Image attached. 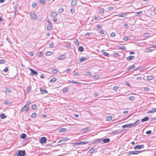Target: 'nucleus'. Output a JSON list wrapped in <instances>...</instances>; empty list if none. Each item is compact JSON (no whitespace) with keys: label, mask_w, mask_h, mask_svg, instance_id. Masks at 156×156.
Masks as SVG:
<instances>
[{"label":"nucleus","mask_w":156,"mask_h":156,"mask_svg":"<svg viewBox=\"0 0 156 156\" xmlns=\"http://www.w3.org/2000/svg\"><path fill=\"white\" fill-rule=\"evenodd\" d=\"M140 123V120H137L136 122L133 123H130L127 124L128 128H131L134 127L139 124Z\"/></svg>","instance_id":"obj_1"},{"label":"nucleus","mask_w":156,"mask_h":156,"mask_svg":"<svg viewBox=\"0 0 156 156\" xmlns=\"http://www.w3.org/2000/svg\"><path fill=\"white\" fill-rule=\"evenodd\" d=\"M26 152L25 151H19L18 154H17V156H24Z\"/></svg>","instance_id":"obj_2"},{"label":"nucleus","mask_w":156,"mask_h":156,"mask_svg":"<svg viewBox=\"0 0 156 156\" xmlns=\"http://www.w3.org/2000/svg\"><path fill=\"white\" fill-rule=\"evenodd\" d=\"M30 16L32 19L35 20L36 19L37 16L36 14L34 12H30Z\"/></svg>","instance_id":"obj_3"},{"label":"nucleus","mask_w":156,"mask_h":156,"mask_svg":"<svg viewBox=\"0 0 156 156\" xmlns=\"http://www.w3.org/2000/svg\"><path fill=\"white\" fill-rule=\"evenodd\" d=\"M47 139L45 137H43L41 138L39 140L40 142L42 144H45L46 143Z\"/></svg>","instance_id":"obj_4"},{"label":"nucleus","mask_w":156,"mask_h":156,"mask_svg":"<svg viewBox=\"0 0 156 156\" xmlns=\"http://www.w3.org/2000/svg\"><path fill=\"white\" fill-rule=\"evenodd\" d=\"M144 147V145L143 144L137 145L134 147V149L135 150L139 149L141 148H143Z\"/></svg>","instance_id":"obj_5"},{"label":"nucleus","mask_w":156,"mask_h":156,"mask_svg":"<svg viewBox=\"0 0 156 156\" xmlns=\"http://www.w3.org/2000/svg\"><path fill=\"white\" fill-rule=\"evenodd\" d=\"M58 15L57 13L55 11L52 12L51 14L50 15L52 17H55L57 16Z\"/></svg>","instance_id":"obj_6"},{"label":"nucleus","mask_w":156,"mask_h":156,"mask_svg":"<svg viewBox=\"0 0 156 156\" xmlns=\"http://www.w3.org/2000/svg\"><path fill=\"white\" fill-rule=\"evenodd\" d=\"M128 13H121L119 14H118L116 15V16H119V17H125L127 16V14Z\"/></svg>","instance_id":"obj_7"},{"label":"nucleus","mask_w":156,"mask_h":156,"mask_svg":"<svg viewBox=\"0 0 156 156\" xmlns=\"http://www.w3.org/2000/svg\"><path fill=\"white\" fill-rule=\"evenodd\" d=\"M135 58L133 56H130L126 58V59L128 61H130L133 59Z\"/></svg>","instance_id":"obj_8"},{"label":"nucleus","mask_w":156,"mask_h":156,"mask_svg":"<svg viewBox=\"0 0 156 156\" xmlns=\"http://www.w3.org/2000/svg\"><path fill=\"white\" fill-rule=\"evenodd\" d=\"M40 90L42 94H44L48 93V92L46 90L42 88H40Z\"/></svg>","instance_id":"obj_9"},{"label":"nucleus","mask_w":156,"mask_h":156,"mask_svg":"<svg viewBox=\"0 0 156 156\" xmlns=\"http://www.w3.org/2000/svg\"><path fill=\"white\" fill-rule=\"evenodd\" d=\"M149 120V118L147 116H146L141 119V122H144L148 121Z\"/></svg>","instance_id":"obj_10"},{"label":"nucleus","mask_w":156,"mask_h":156,"mask_svg":"<svg viewBox=\"0 0 156 156\" xmlns=\"http://www.w3.org/2000/svg\"><path fill=\"white\" fill-rule=\"evenodd\" d=\"M26 107H24V106L21 109V111L22 112H24L25 111H26V112L28 111L29 109V108L28 107L27 109H26Z\"/></svg>","instance_id":"obj_11"},{"label":"nucleus","mask_w":156,"mask_h":156,"mask_svg":"<svg viewBox=\"0 0 156 156\" xmlns=\"http://www.w3.org/2000/svg\"><path fill=\"white\" fill-rule=\"evenodd\" d=\"M30 70L31 72V73L33 75H37V74L38 73L37 72L34 71L32 69H30Z\"/></svg>","instance_id":"obj_12"},{"label":"nucleus","mask_w":156,"mask_h":156,"mask_svg":"<svg viewBox=\"0 0 156 156\" xmlns=\"http://www.w3.org/2000/svg\"><path fill=\"white\" fill-rule=\"evenodd\" d=\"M77 3V1L76 0H73L71 2V5L73 6H75Z\"/></svg>","instance_id":"obj_13"},{"label":"nucleus","mask_w":156,"mask_h":156,"mask_svg":"<svg viewBox=\"0 0 156 156\" xmlns=\"http://www.w3.org/2000/svg\"><path fill=\"white\" fill-rule=\"evenodd\" d=\"M110 140L108 138H106L102 140L103 142L105 143H108L110 142Z\"/></svg>","instance_id":"obj_14"},{"label":"nucleus","mask_w":156,"mask_h":156,"mask_svg":"<svg viewBox=\"0 0 156 156\" xmlns=\"http://www.w3.org/2000/svg\"><path fill=\"white\" fill-rule=\"evenodd\" d=\"M79 60L81 62H82L83 61H86L87 60V58H86L82 57L79 59Z\"/></svg>","instance_id":"obj_15"},{"label":"nucleus","mask_w":156,"mask_h":156,"mask_svg":"<svg viewBox=\"0 0 156 156\" xmlns=\"http://www.w3.org/2000/svg\"><path fill=\"white\" fill-rule=\"evenodd\" d=\"M26 135L25 133H23L20 135V137L22 139H25L26 137Z\"/></svg>","instance_id":"obj_16"},{"label":"nucleus","mask_w":156,"mask_h":156,"mask_svg":"<svg viewBox=\"0 0 156 156\" xmlns=\"http://www.w3.org/2000/svg\"><path fill=\"white\" fill-rule=\"evenodd\" d=\"M51 71L53 73L55 74L56 73L58 72V70L56 69H51Z\"/></svg>","instance_id":"obj_17"},{"label":"nucleus","mask_w":156,"mask_h":156,"mask_svg":"<svg viewBox=\"0 0 156 156\" xmlns=\"http://www.w3.org/2000/svg\"><path fill=\"white\" fill-rule=\"evenodd\" d=\"M0 117H1L2 119H4L6 117V116L4 114H1L0 115Z\"/></svg>","instance_id":"obj_18"},{"label":"nucleus","mask_w":156,"mask_h":156,"mask_svg":"<svg viewBox=\"0 0 156 156\" xmlns=\"http://www.w3.org/2000/svg\"><path fill=\"white\" fill-rule=\"evenodd\" d=\"M153 79V77L152 76H148L147 77V79L148 80H151Z\"/></svg>","instance_id":"obj_19"},{"label":"nucleus","mask_w":156,"mask_h":156,"mask_svg":"<svg viewBox=\"0 0 156 156\" xmlns=\"http://www.w3.org/2000/svg\"><path fill=\"white\" fill-rule=\"evenodd\" d=\"M66 130V129L64 128H60L59 130V132H65Z\"/></svg>","instance_id":"obj_20"},{"label":"nucleus","mask_w":156,"mask_h":156,"mask_svg":"<svg viewBox=\"0 0 156 156\" xmlns=\"http://www.w3.org/2000/svg\"><path fill=\"white\" fill-rule=\"evenodd\" d=\"M65 58H66L65 55H62L59 56L58 58V59L59 60H61V59H64Z\"/></svg>","instance_id":"obj_21"},{"label":"nucleus","mask_w":156,"mask_h":156,"mask_svg":"<svg viewBox=\"0 0 156 156\" xmlns=\"http://www.w3.org/2000/svg\"><path fill=\"white\" fill-rule=\"evenodd\" d=\"M80 145L86 144L88 143V142L87 141H83L80 142Z\"/></svg>","instance_id":"obj_22"},{"label":"nucleus","mask_w":156,"mask_h":156,"mask_svg":"<svg viewBox=\"0 0 156 156\" xmlns=\"http://www.w3.org/2000/svg\"><path fill=\"white\" fill-rule=\"evenodd\" d=\"M134 12L137 13V14L136 15V16H140V14L142 13V11H140L139 12Z\"/></svg>","instance_id":"obj_23"},{"label":"nucleus","mask_w":156,"mask_h":156,"mask_svg":"<svg viewBox=\"0 0 156 156\" xmlns=\"http://www.w3.org/2000/svg\"><path fill=\"white\" fill-rule=\"evenodd\" d=\"M46 0H40L39 3L43 5L45 3Z\"/></svg>","instance_id":"obj_24"},{"label":"nucleus","mask_w":156,"mask_h":156,"mask_svg":"<svg viewBox=\"0 0 156 156\" xmlns=\"http://www.w3.org/2000/svg\"><path fill=\"white\" fill-rule=\"evenodd\" d=\"M69 83H80L76 82V81H75L73 80H69L68 81Z\"/></svg>","instance_id":"obj_25"},{"label":"nucleus","mask_w":156,"mask_h":156,"mask_svg":"<svg viewBox=\"0 0 156 156\" xmlns=\"http://www.w3.org/2000/svg\"><path fill=\"white\" fill-rule=\"evenodd\" d=\"M150 34L148 33H146L143 34V37H147L149 36Z\"/></svg>","instance_id":"obj_26"},{"label":"nucleus","mask_w":156,"mask_h":156,"mask_svg":"<svg viewBox=\"0 0 156 156\" xmlns=\"http://www.w3.org/2000/svg\"><path fill=\"white\" fill-rule=\"evenodd\" d=\"M5 91L8 93H11L12 92V90L8 88L5 89Z\"/></svg>","instance_id":"obj_27"},{"label":"nucleus","mask_w":156,"mask_h":156,"mask_svg":"<svg viewBox=\"0 0 156 156\" xmlns=\"http://www.w3.org/2000/svg\"><path fill=\"white\" fill-rule=\"evenodd\" d=\"M78 50L81 52H82L84 50L82 46H80L79 47Z\"/></svg>","instance_id":"obj_28"},{"label":"nucleus","mask_w":156,"mask_h":156,"mask_svg":"<svg viewBox=\"0 0 156 156\" xmlns=\"http://www.w3.org/2000/svg\"><path fill=\"white\" fill-rule=\"evenodd\" d=\"M56 80H57V79L56 78H52L49 81L50 82H55L56 81Z\"/></svg>","instance_id":"obj_29"},{"label":"nucleus","mask_w":156,"mask_h":156,"mask_svg":"<svg viewBox=\"0 0 156 156\" xmlns=\"http://www.w3.org/2000/svg\"><path fill=\"white\" fill-rule=\"evenodd\" d=\"M72 144L74 146H77L80 145V143H72Z\"/></svg>","instance_id":"obj_30"},{"label":"nucleus","mask_w":156,"mask_h":156,"mask_svg":"<svg viewBox=\"0 0 156 156\" xmlns=\"http://www.w3.org/2000/svg\"><path fill=\"white\" fill-rule=\"evenodd\" d=\"M112 118V116H108L107 117L106 119L107 121H110Z\"/></svg>","instance_id":"obj_31"},{"label":"nucleus","mask_w":156,"mask_h":156,"mask_svg":"<svg viewBox=\"0 0 156 156\" xmlns=\"http://www.w3.org/2000/svg\"><path fill=\"white\" fill-rule=\"evenodd\" d=\"M31 103V101H28L26 104H25V105L24 106V107H26L27 106L29 105Z\"/></svg>","instance_id":"obj_32"},{"label":"nucleus","mask_w":156,"mask_h":156,"mask_svg":"<svg viewBox=\"0 0 156 156\" xmlns=\"http://www.w3.org/2000/svg\"><path fill=\"white\" fill-rule=\"evenodd\" d=\"M36 115L37 114L35 112H34L32 114L31 117L32 118H34L36 116Z\"/></svg>","instance_id":"obj_33"},{"label":"nucleus","mask_w":156,"mask_h":156,"mask_svg":"<svg viewBox=\"0 0 156 156\" xmlns=\"http://www.w3.org/2000/svg\"><path fill=\"white\" fill-rule=\"evenodd\" d=\"M68 89L66 87H65L63 89V92L64 93L68 91Z\"/></svg>","instance_id":"obj_34"},{"label":"nucleus","mask_w":156,"mask_h":156,"mask_svg":"<svg viewBox=\"0 0 156 156\" xmlns=\"http://www.w3.org/2000/svg\"><path fill=\"white\" fill-rule=\"evenodd\" d=\"M64 10L63 8H60L58 10V12L60 13H62L63 12Z\"/></svg>","instance_id":"obj_35"},{"label":"nucleus","mask_w":156,"mask_h":156,"mask_svg":"<svg viewBox=\"0 0 156 156\" xmlns=\"http://www.w3.org/2000/svg\"><path fill=\"white\" fill-rule=\"evenodd\" d=\"M94 149L93 148H92L89 151V153H92L94 152Z\"/></svg>","instance_id":"obj_36"},{"label":"nucleus","mask_w":156,"mask_h":156,"mask_svg":"<svg viewBox=\"0 0 156 156\" xmlns=\"http://www.w3.org/2000/svg\"><path fill=\"white\" fill-rule=\"evenodd\" d=\"M6 61L3 59L0 60V64H4L5 63Z\"/></svg>","instance_id":"obj_37"},{"label":"nucleus","mask_w":156,"mask_h":156,"mask_svg":"<svg viewBox=\"0 0 156 156\" xmlns=\"http://www.w3.org/2000/svg\"><path fill=\"white\" fill-rule=\"evenodd\" d=\"M103 54L104 55L108 56L109 55V54L107 53L106 52H104L103 53Z\"/></svg>","instance_id":"obj_38"},{"label":"nucleus","mask_w":156,"mask_h":156,"mask_svg":"<svg viewBox=\"0 0 156 156\" xmlns=\"http://www.w3.org/2000/svg\"><path fill=\"white\" fill-rule=\"evenodd\" d=\"M135 97L133 96H131L130 97H129V99L131 101H133L135 99Z\"/></svg>","instance_id":"obj_39"},{"label":"nucleus","mask_w":156,"mask_h":156,"mask_svg":"<svg viewBox=\"0 0 156 156\" xmlns=\"http://www.w3.org/2000/svg\"><path fill=\"white\" fill-rule=\"evenodd\" d=\"M116 35V34L115 33L113 32L111 34L110 36L111 37H114Z\"/></svg>","instance_id":"obj_40"},{"label":"nucleus","mask_w":156,"mask_h":156,"mask_svg":"<svg viewBox=\"0 0 156 156\" xmlns=\"http://www.w3.org/2000/svg\"><path fill=\"white\" fill-rule=\"evenodd\" d=\"M99 78V76L98 75H94V79L96 80L98 79Z\"/></svg>","instance_id":"obj_41"},{"label":"nucleus","mask_w":156,"mask_h":156,"mask_svg":"<svg viewBox=\"0 0 156 156\" xmlns=\"http://www.w3.org/2000/svg\"><path fill=\"white\" fill-rule=\"evenodd\" d=\"M86 74L87 76H90L91 75V74L90 72L87 71L86 73Z\"/></svg>","instance_id":"obj_42"},{"label":"nucleus","mask_w":156,"mask_h":156,"mask_svg":"<svg viewBox=\"0 0 156 156\" xmlns=\"http://www.w3.org/2000/svg\"><path fill=\"white\" fill-rule=\"evenodd\" d=\"M31 108L33 109H35L36 108V105H33L32 106Z\"/></svg>","instance_id":"obj_43"},{"label":"nucleus","mask_w":156,"mask_h":156,"mask_svg":"<svg viewBox=\"0 0 156 156\" xmlns=\"http://www.w3.org/2000/svg\"><path fill=\"white\" fill-rule=\"evenodd\" d=\"M144 90L145 91H148L149 90V88L147 87H145L144 88Z\"/></svg>","instance_id":"obj_44"},{"label":"nucleus","mask_w":156,"mask_h":156,"mask_svg":"<svg viewBox=\"0 0 156 156\" xmlns=\"http://www.w3.org/2000/svg\"><path fill=\"white\" fill-rule=\"evenodd\" d=\"M120 48V49L122 50H126V47L125 46H123L122 47H121Z\"/></svg>","instance_id":"obj_45"},{"label":"nucleus","mask_w":156,"mask_h":156,"mask_svg":"<svg viewBox=\"0 0 156 156\" xmlns=\"http://www.w3.org/2000/svg\"><path fill=\"white\" fill-rule=\"evenodd\" d=\"M74 43L75 44H76V45H79V42H78V40L77 39H76V41H75L74 42Z\"/></svg>","instance_id":"obj_46"},{"label":"nucleus","mask_w":156,"mask_h":156,"mask_svg":"<svg viewBox=\"0 0 156 156\" xmlns=\"http://www.w3.org/2000/svg\"><path fill=\"white\" fill-rule=\"evenodd\" d=\"M99 12L101 13H103L104 12V9H100Z\"/></svg>","instance_id":"obj_47"},{"label":"nucleus","mask_w":156,"mask_h":156,"mask_svg":"<svg viewBox=\"0 0 156 156\" xmlns=\"http://www.w3.org/2000/svg\"><path fill=\"white\" fill-rule=\"evenodd\" d=\"M151 132H152L151 131L148 130V131H147L146 132V133L147 134H150L151 133Z\"/></svg>","instance_id":"obj_48"},{"label":"nucleus","mask_w":156,"mask_h":156,"mask_svg":"<svg viewBox=\"0 0 156 156\" xmlns=\"http://www.w3.org/2000/svg\"><path fill=\"white\" fill-rule=\"evenodd\" d=\"M123 39L125 41H126L129 40V38L125 36L123 38Z\"/></svg>","instance_id":"obj_49"},{"label":"nucleus","mask_w":156,"mask_h":156,"mask_svg":"<svg viewBox=\"0 0 156 156\" xmlns=\"http://www.w3.org/2000/svg\"><path fill=\"white\" fill-rule=\"evenodd\" d=\"M133 154H138V152L137 151H133Z\"/></svg>","instance_id":"obj_50"},{"label":"nucleus","mask_w":156,"mask_h":156,"mask_svg":"<svg viewBox=\"0 0 156 156\" xmlns=\"http://www.w3.org/2000/svg\"><path fill=\"white\" fill-rule=\"evenodd\" d=\"M68 140V139L67 138L65 137V138H63L62 140V141H67Z\"/></svg>","instance_id":"obj_51"},{"label":"nucleus","mask_w":156,"mask_h":156,"mask_svg":"<svg viewBox=\"0 0 156 156\" xmlns=\"http://www.w3.org/2000/svg\"><path fill=\"white\" fill-rule=\"evenodd\" d=\"M135 66L134 65H133V66H131V67L129 69H128L127 70V71L129 70L130 69H134V68H135Z\"/></svg>","instance_id":"obj_52"},{"label":"nucleus","mask_w":156,"mask_h":156,"mask_svg":"<svg viewBox=\"0 0 156 156\" xmlns=\"http://www.w3.org/2000/svg\"><path fill=\"white\" fill-rule=\"evenodd\" d=\"M119 54L117 53H115L113 54V56L115 57H117Z\"/></svg>","instance_id":"obj_53"},{"label":"nucleus","mask_w":156,"mask_h":156,"mask_svg":"<svg viewBox=\"0 0 156 156\" xmlns=\"http://www.w3.org/2000/svg\"><path fill=\"white\" fill-rule=\"evenodd\" d=\"M71 71V69H68L65 72L66 73H69V72Z\"/></svg>","instance_id":"obj_54"},{"label":"nucleus","mask_w":156,"mask_h":156,"mask_svg":"<svg viewBox=\"0 0 156 156\" xmlns=\"http://www.w3.org/2000/svg\"><path fill=\"white\" fill-rule=\"evenodd\" d=\"M8 70V69L7 67L5 68L3 70V71L5 72H7Z\"/></svg>","instance_id":"obj_55"},{"label":"nucleus","mask_w":156,"mask_h":156,"mask_svg":"<svg viewBox=\"0 0 156 156\" xmlns=\"http://www.w3.org/2000/svg\"><path fill=\"white\" fill-rule=\"evenodd\" d=\"M75 11V10L74 9H72L70 10L71 12V13H72V14Z\"/></svg>","instance_id":"obj_56"},{"label":"nucleus","mask_w":156,"mask_h":156,"mask_svg":"<svg viewBox=\"0 0 156 156\" xmlns=\"http://www.w3.org/2000/svg\"><path fill=\"white\" fill-rule=\"evenodd\" d=\"M108 9L110 10H112L113 9V8L112 6H110L108 7Z\"/></svg>","instance_id":"obj_57"},{"label":"nucleus","mask_w":156,"mask_h":156,"mask_svg":"<svg viewBox=\"0 0 156 156\" xmlns=\"http://www.w3.org/2000/svg\"><path fill=\"white\" fill-rule=\"evenodd\" d=\"M118 89V87L116 86H115L113 87V89L114 90H117Z\"/></svg>","instance_id":"obj_58"},{"label":"nucleus","mask_w":156,"mask_h":156,"mask_svg":"<svg viewBox=\"0 0 156 156\" xmlns=\"http://www.w3.org/2000/svg\"><path fill=\"white\" fill-rule=\"evenodd\" d=\"M42 55V52H40L38 54V56L39 57H41Z\"/></svg>","instance_id":"obj_59"},{"label":"nucleus","mask_w":156,"mask_h":156,"mask_svg":"<svg viewBox=\"0 0 156 156\" xmlns=\"http://www.w3.org/2000/svg\"><path fill=\"white\" fill-rule=\"evenodd\" d=\"M37 4H36V3H33L32 5V6L34 8V7H35L36 6V5H37Z\"/></svg>","instance_id":"obj_60"},{"label":"nucleus","mask_w":156,"mask_h":156,"mask_svg":"<svg viewBox=\"0 0 156 156\" xmlns=\"http://www.w3.org/2000/svg\"><path fill=\"white\" fill-rule=\"evenodd\" d=\"M122 127L123 128H128L127 125H123L122 126Z\"/></svg>","instance_id":"obj_61"},{"label":"nucleus","mask_w":156,"mask_h":156,"mask_svg":"<svg viewBox=\"0 0 156 156\" xmlns=\"http://www.w3.org/2000/svg\"><path fill=\"white\" fill-rule=\"evenodd\" d=\"M152 110L153 113L156 112V108H153Z\"/></svg>","instance_id":"obj_62"},{"label":"nucleus","mask_w":156,"mask_h":156,"mask_svg":"<svg viewBox=\"0 0 156 156\" xmlns=\"http://www.w3.org/2000/svg\"><path fill=\"white\" fill-rule=\"evenodd\" d=\"M98 93L97 92H95L94 93V95L95 97H97V96H98Z\"/></svg>","instance_id":"obj_63"},{"label":"nucleus","mask_w":156,"mask_h":156,"mask_svg":"<svg viewBox=\"0 0 156 156\" xmlns=\"http://www.w3.org/2000/svg\"><path fill=\"white\" fill-rule=\"evenodd\" d=\"M100 33L101 34H104V31L103 30H101L100 31Z\"/></svg>","instance_id":"obj_64"}]
</instances>
